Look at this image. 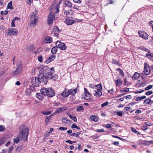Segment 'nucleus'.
<instances>
[{
	"mask_svg": "<svg viewBox=\"0 0 153 153\" xmlns=\"http://www.w3.org/2000/svg\"><path fill=\"white\" fill-rule=\"evenodd\" d=\"M29 129L28 127L25 125H22L19 128V132L20 133L19 138L20 139H22L24 141L27 140V137L28 134Z\"/></svg>",
	"mask_w": 153,
	"mask_h": 153,
	"instance_id": "nucleus-1",
	"label": "nucleus"
},
{
	"mask_svg": "<svg viewBox=\"0 0 153 153\" xmlns=\"http://www.w3.org/2000/svg\"><path fill=\"white\" fill-rule=\"evenodd\" d=\"M40 92L44 96H47L49 97H52L55 95V93L54 90L51 88H42Z\"/></svg>",
	"mask_w": 153,
	"mask_h": 153,
	"instance_id": "nucleus-2",
	"label": "nucleus"
},
{
	"mask_svg": "<svg viewBox=\"0 0 153 153\" xmlns=\"http://www.w3.org/2000/svg\"><path fill=\"white\" fill-rule=\"evenodd\" d=\"M16 66V70L13 73V76H18L22 72L23 65L22 62L20 61L17 64Z\"/></svg>",
	"mask_w": 153,
	"mask_h": 153,
	"instance_id": "nucleus-3",
	"label": "nucleus"
},
{
	"mask_svg": "<svg viewBox=\"0 0 153 153\" xmlns=\"http://www.w3.org/2000/svg\"><path fill=\"white\" fill-rule=\"evenodd\" d=\"M49 70V72L45 73V76L48 81L49 79H53V74L55 73L54 68L53 67L50 68Z\"/></svg>",
	"mask_w": 153,
	"mask_h": 153,
	"instance_id": "nucleus-4",
	"label": "nucleus"
},
{
	"mask_svg": "<svg viewBox=\"0 0 153 153\" xmlns=\"http://www.w3.org/2000/svg\"><path fill=\"white\" fill-rule=\"evenodd\" d=\"M69 96L68 90L65 88L63 91L60 94H58L57 96V98L64 100V97H66Z\"/></svg>",
	"mask_w": 153,
	"mask_h": 153,
	"instance_id": "nucleus-5",
	"label": "nucleus"
},
{
	"mask_svg": "<svg viewBox=\"0 0 153 153\" xmlns=\"http://www.w3.org/2000/svg\"><path fill=\"white\" fill-rule=\"evenodd\" d=\"M55 16L53 14V13L51 12L48 16V24L49 25H51L53 23L55 19Z\"/></svg>",
	"mask_w": 153,
	"mask_h": 153,
	"instance_id": "nucleus-6",
	"label": "nucleus"
},
{
	"mask_svg": "<svg viewBox=\"0 0 153 153\" xmlns=\"http://www.w3.org/2000/svg\"><path fill=\"white\" fill-rule=\"evenodd\" d=\"M56 45L58 48L61 50H65L67 48L66 46L64 43H62L60 41H58L56 43Z\"/></svg>",
	"mask_w": 153,
	"mask_h": 153,
	"instance_id": "nucleus-7",
	"label": "nucleus"
},
{
	"mask_svg": "<svg viewBox=\"0 0 153 153\" xmlns=\"http://www.w3.org/2000/svg\"><path fill=\"white\" fill-rule=\"evenodd\" d=\"M38 78L39 79V82L42 83V84L45 85L47 83L48 81L45 75H43V76H39V77Z\"/></svg>",
	"mask_w": 153,
	"mask_h": 153,
	"instance_id": "nucleus-8",
	"label": "nucleus"
},
{
	"mask_svg": "<svg viewBox=\"0 0 153 153\" xmlns=\"http://www.w3.org/2000/svg\"><path fill=\"white\" fill-rule=\"evenodd\" d=\"M150 73V68L149 66L146 62H145L144 66V74L146 75H148Z\"/></svg>",
	"mask_w": 153,
	"mask_h": 153,
	"instance_id": "nucleus-9",
	"label": "nucleus"
},
{
	"mask_svg": "<svg viewBox=\"0 0 153 153\" xmlns=\"http://www.w3.org/2000/svg\"><path fill=\"white\" fill-rule=\"evenodd\" d=\"M39 79L36 77H33L31 79V85L35 87H37L39 85Z\"/></svg>",
	"mask_w": 153,
	"mask_h": 153,
	"instance_id": "nucleus-10",
	"label": "nucleus"
},
{
	"mask_svg": "<svg viewBox=\"0 0 153 153\" xmlns=\"http://www.w3.org/2000/svg\"><path fill=\"white\" fill-rule=\"evenodd\" d=\"M94 91L95 93L94 94V95L97 97H99L102 95V93L99 89H97Z\"/></svg>",
	"mask_w": 153,
	"mask_h": 153,
	"instance_id": "nucleus-11",
	"label": "nucleus"
},
{
	"mask_svg": "<svg viewBox=\"0 0 153 153\" xmlns=\"http://www.w3.org/2000/svg\"><path fill=\"white\" fill-rule=\"evenodd\" d=\"M56 55L54 54L50 56L46 60L45 62L48 64L50 62L53 60L55 59Z\"/></svg>",
	"mask_w": 153,
	"mask_h": 153,
	"instance_id": "nucleus-12",
	"label": "nucleus"
},
{
	"mask_svg": "<svg viewBox=\"0 0 153 153\" xmlns=\"http://www.w3.org/2000/svg\"><path fill=\"white\" fill-rule=\"evenodd\" d=\"M65 22L68 25H71L74 23V21L73 19L68 17L66 19Z\"/></svg>",
	"mask_w": 153,
	"mask_h": 153,
	"instance_id": "nucleus-13",
	"label": "nucleus"
},
{
	"mask_svg": "<svg viewBox=\"0 0 153 153\" xmlns=\"http://www.w3.org/2000/svg\"><path fill=\"white\" fill-rule=\"evenodd\" d=\"M37 20V19L36 17L33 18V19H31L30 22L29 24V26H33L35 25L36 24Z\"/></svg>",
	"mask_w": 153,
	"mask_h": 153,
	"instance_id": "nucleus-14",
	"label": "nucleus"
},
{
	"mask_svg": "<svg viewBox=\"0 0 153 153\" xmlns=\"http://www.w3.org/2000/svg\"><path fill=\"white\" fill-rule=\"evenodd\" d=\"M37 20V19L36 17L33 18V19H31L30 22L29 24V26H33L35 25L36 24Z\"/></svg>",
	"mask_w": 153,
	"mask_h": 153,
	"instance_id": "nucleus-15",
	"label": "nucleus"
},
{
	"mask_svg": "<svg viewBox=\"0 0 153 153\" xmlns=\"http://www.w3.org/2000/svg\"><path fill=\"white\" fill-rule=\"evenodd\" d=\"M149 50L144 48V51H148V52L146 54V56L149 59L152 57V56H153V54L151 53Z\"/></svg>",
	"mask_w": 153,
	"mask_h": 153,
	"instance_id": "nucleus-16",
	"label": "nucleus"
},
{
	"mask_svg": "<svg viewBox=\"0 0 153 153\" xmlns=\"http://www.w3.org/2000/svg\"><path fill=\"white\" fill-rule=\"evenodd\" d=\"M50 68H49L48 66H45L41 69L40 71L42 72H43V74L44 73H45L46 72H49V70H50Z\"/></svg>",
	"mask_w": 153,
	"mask_h": 153,
	"instance_id": "nucleus-17",
	"label": "nucleus"
},
{
	"mask_svg": "<svg viewBox=\"0 0 153 153\" xmlns=\"http://www.w3.org/2000/svg\"><path fill=\"white\" fill-rule=\"evenodd\" d=\"M76 92V88H75L73 89H70L68 90V92L69 94V95L71 94L72 95H74Z\"/></svg>",
	"mask_w": 153,
	"mask_h": 153,
	"instance_id": "nucleus-18",
	"label": "nucleus"
},
{
	"mask_svg": "<svg viewBox=\"0 0 153 153\" xmlns=\"http://www.w3.org/2000/svg\"><path fill=\"white\" fill-rule=\"evenodd\" d=\"M63 4L65 6H68L69 7H71L72 6V4L69 1H64Z\"/></svg>",
	"mask_w": 153,
	"mask_h": 153,
	"instance_id": "nucleus-19",
	"label": "nucleus"
},
{
	"mask_svg": "<svg viewBox=\"0 0 153 153\" xmlns=\"http://www.w3.org/2000/svg\"><path fill=\"white\" fill-rule=\"evenodd\" d=\"M140 76V74L137 72H136L132 76V79L133 80L137 79Z\"/></svg>",
	"mask_w": 153,
	"mask_h": 153,
	"instance_id": "nucleus-20",
	"label": "nucleus"
},
{
	"mask_svg": "<svg viewBox=\"0 0 153 153\" xmlns=\"http://www.w3.org/2000/svg\"><path fill=\"white\" fill-rule=\"evenodd\" d=\"M46 42L47 43H51L52 42V38L50 36H48L46 37L45 39Z\"/></svg>",
	"mask_w": 153,
	"mask_h": 153,
	"instance_id": "nucleus-21",
	"label": "nucleus"
},
{
	"mask_svg": "<svg viewBox=\"0 0 153 153\" xmlns=\"http://www.w3.org/2000/svg\"><path fill=\"white\" fill-rule=\"evenodd\" d=\"M85 97H84L85 100H88L91 98V94L89 92H87L85 94Z\"/></svg>",
	"mask_w": 153,
	"mask_h": 153,
	"instance_id": "nucleus-22",
	"label": "nucleus"
},
{
	"mask_svg": "<svg viewBox=\"0 0 153 153\" xmlns=\"http://www.w3.org/2000/svg\"><path fill=\"white\" fill-rule=\"evenodd\" d=\"M58 48L57 46L53 47L51 50V52L53 54L55 53L57 51Z\"/></svg>",
	"mask_w": 153,
	"mask_h": 153,
	"instance_id": "nucleus-23",
	"label": "nucleus"
},
{
	"mask_svg": "<svg viewBox=\"0 0 153 153\" xmlns=\"http://www.w3.org/2000/svg\"><path fill=\"white\" fill-rule=\"evenodd\" d=\"M116 85L117 86H121L122 85V82L121 80H115Z\"/></svg>",
	"mask_w": 153,
	"mask_h": 153,
	"instance_id": "nucleus-24",
	"label": "nucleus"
},
{
	"mask_svg": "<svg viewBox=\"0 0 153 153\" xmlns=\"http://www.w3.org/2000/svg\"><path fill=\"white\" fill-rule=\"evenodd\" d=\"M53 116V114H51V115H50L46 117V119L45 120V123L46 125H47L49 122L50 119H51V117Z\"/></svg>",
	"mask_w": 153,
	"mask_h": 153,
	"instance_id": "nucleus-25",
	"label": "nucleus"
},
{
	"mask_svg": "<svg viewBox=\"0 0 153 153\" xmlns=\"http://www.w3.org/2000/svg\"><path fill=\"white\" fill-rule=\"evenodd\" d=\"M13 2L12 1H10L9 3L8 4L7 8V9H10L11 10L13 9V7H12Z\"/></svg>",
	"mask_w": 153,
	"mask_h": 153,
	"instance_id": "nucleus-26",
	"label": "nucleus"
},
{
	"mask_svg": "<svg viewBox=\"0 0 153 153\" xmlns=\"http://www.w3.org/2000/svg\"><path fill=\"white\" fill-rule=\"evenodd\" d=\"M151 144H153V141H148L144 140V145H148Z\"/></svg>",
	"mask_w": 153,
	"mask_h": 153,
	"instance_id": "nucleus-27",
	"label": "nucleus"
},
{
	"mask_svg": "<svg viewBox=\"0 0 153 153\" xmlns=\"http://www.w3.org/2000/svg\"><path fill=\"white\" fill-rule=\"evenodd\" d=\"M43 95L42 93H37L36 94V97H37L39 100H41L42 99L43 97L42 95Z\"/></svg>",
	"mask_w": 153,
	"mask_h": 153,
	"instance_id": "nucleus-28",
	"label": "nucleus"
},
{
	"mask_svg": "<svg viewBox=\"0 0 153 153\" xmlns=\"http://www.w3.org/2000/svg\"><path fill=\"white\" fill-rule=\"evenodd\" d=\"M67 115L71 119L73 120L74 122H76L77 121V119L75 117L72 116L71 114H67Z\"/></svg>",
	"mask_w": 153,
	"mask_h": 153,
	"instance_id": "nucleus-29",
	"label": "nucleus"
},
{
	"mask_svg": "<svg viewBox=\"0 0 153 153\" xmlns=\"http://www.w3.org/2000/svg\"><path fill=\"white\" fill-rule=\"evenodd\" d=\"M90 119L93 121L96 122L97 121V118L96 116L94 115H92L90 116Z\"/></svg>",
	"mask_w": 153,
	"mask_h": 153,
	"instance_id": "nucleus-30",
	"label": "nucleus"
},
{
	"mask_svg": "<svg viewBox=\"0 0 153 153\" xmlns=\"http://www.w3.org/2000/svg\"><path fill=\"white\" fill-rule=\"evenodd\" d=\"M123 112L122 111H119L118 112L115 111L114 112V114H117V115L120 117H121L123 116Z\"/></svg>",
	"mask_w": 153,
	"mask_h": 153,
	"instance_id": "nucleus-31",
	"label": "nucleus"
},
{
	"mask_svg": "<svg viewBox=\"0 0 153 153\" xmlns=\"http://www.w3.org/2000/svg\"><path fill=\"white\" fill-rule=\"evenodd\" d=\"M151 101L152 102H153V101H151V98H149L144 100V103L149 104Z\"/></svg>",
	"mask_w": 153,
	"mask_h": 153,
	"instance_id": "nucleus-32",
	"label": "nucleus"
},
{
	"mask_svg": "<svg viewBox=\"0 0 153 153\" xmlns=\"http://www.w3.org/2000/svg\"><path fill=\"white\" fill-rule=\"evenodd\" d=\"M62 123L65 124L68 121H70V120L65 117H63L62 119Z\"/></svg>",
	"mask_w": 153,
	"mask_h": 153,
	"instance_id": "nucleus-33",
	"label": "nucleus"
},
{
	"mask_svg": "<svg viewBox=\"0 0 153 153\" xmlns=\"http://www.w3.org/2000/svg\"><path fill=\"white\" fill-rule=\"evenodd\" d=\"M59 30L58 27L57 26H54L53 27V32H59Z\"/></svg>",
	"mask_w": 153,
	"mask_h": 153,
	"instance_id": "nucleus-34",
	"label": "nucleus"
},
{
	"mask_svg": "<svg viewBox=\"0 0 153 153\" xmlns=\"http://www.w3.org/2000/svg\"><path fill=\"white\" fill-rule=\"evenodd\" d=\"M117 71H119V74L120 75H122L123 76H124V74L123 71L120 68H118L117 69Z\"/></svg>",
	"mask_w": 153,
	"mask_h": 153,
	"instance_id": "nucleus-35",
	"label": "nucleus"
},
{
	"mask_svg": "<svg viewBox=\"0 0 153 153\" xmlns=\"http://www.w3.org/2000/svg\"><path fill=\"white\" fill-rule=\"evenodd\" d=\"M84 109V108L82 106H78L76 109V110L77 111H80L83 110Z\"/></svg>",
	"mask_w": 153,
	"mask_h": 153,
	"instance_id": "nucleus-36",
	"label": "nucleus"
},
{
	"mask_svg": "<svg viewBox=\"0 0 153 153\" xmlns=\"http://www.w3.org/2000/svg\"><path fill=\"white\" fill-rule=\"evenodd\" d=\"M19 138V137H17L16 138H15L13 139V141L14 143H18L20 140Z\"/></svg>",
	"mask_w": 153,
	"mask_h": 153,
	"instance_id": "nucleus-37",
	"label": "nucleus"
},
{
	"mask_svg": "<svg viewBox=\"0 0 153 153\" xmlns=\"http://www.w3.org/2000/svg\"><path fill=\"white\" fill-rule=\"evenodd\" d=\"M112 136L113 137H114V138H118V139H119L123 141H125L126 140L125 139H123V138H122L121 137H119L117 136H115V135H112Z\"/></svg>",
	"mask_w": 153,
	"mask_h": 153,
	"instance_id": "nucleus-38",
	"label": "nucleus"
},
{
	"mask_svg": "<svg viewBox=\"0 0 153 153\" xmlns=\"http://www.w3.org/2000/svg\"><path fill=\"white\" fill-rule=\"evenodd\" d=\"M71 127V128H75L79 130L80 129V127L76 126L75 124H72Z\"/></svg>",
	"mask_w": 153,
	"mask_h": 153,
	"instance_id": "nucleus-39",
	"label": "nucleus"
},
{
	"mask_svg": "<svg viewBox=\"0 0 153 153\" xmlns=\"http://www.w3.org/2000/svg\"><path fill=\"white\" fill-rule=\"evenodd\" d=\"M13 28H9L8 29L7 33L9 35H12V32Z\"/></svg>",
	"mask_w": 153,
	"mask_h": 153,
	"instance_id": "nucleus-40",
	"label": "nucleus"
},
{
	"mask_svg": "<svg viewBox=\"0 0 153 153\" xmlns=\"http://www.w3.org/2000/svg\"><path fill=\"white\" fill-rule=\"evenodd\" d=\"M52 112L51 111H47L46 112H42V113L43 114L45 115H48L51 114Z\"/></svg>",
	"mask_w": 153,
	"mask_h": 153,
	"instance_id": "nucleus-41",
	"label": "nucleus"
},
{
	"mask_svg": "<svg viewBox=\"0 0 153 153\" xmlns=\"http://www.w3.org/2000/svg\"><path fill=\"white\" fill-rule=\"evenodd\" d=\"M31 93V91L30 89L27 88L25 91V94L26 95H30Z\"/></svg>",
	"mask_w": 153,
	"mask_h": 153,
	"instance_id": "nucleus-42",
	"label": "nucleus"
},
{
	"mask_svg": "<svg viewBox=\"0 0 153 153\" xmlns=\"http://www.w3.org/2000/svg\"><path fill=\"white\" fill-rule=\"evenodd\" d=\"M138 34H139V36L140 37L142 38H143V31L140 30L139 31Z\"/></svg>",
	"mask_w": 153,
	"mask_h": 153,
	"instance_id": "nucleus-43",
	"label": "nucleus"
},
{
	"mask_svg": "<svg viewBox=\"0 0 153 153\" xmlns=\"http://www.w3.org/2000/svg\"><path fill=\"white\" fill-rule=\"evenodd\" d=\"M95 86L97 88V89H99L101 91L102 90V86L101 84L96 85Z\"/></svg>",
	"mask_w": 153,
	"mask_h": 153,
	"instance_id": "nucleus-44",
	"label": "nucleus"
},
{
	"mask_svg": "<svg viewBox=\"0 0 153 153\" xmlns=\"http://www.w3.org/2000/svg\"><path fill=\"white\" fill-rule=\"evenodd\" d=\"M131 131L134 132L135 133H137V134H140V133L138 131H137L136 130L133 128V127H132L131 128Z\"/></svg>",
	"mask_w": 153,
	"mask_h": 153,
	"instance_id": "nucleus-45",
	"label": "nucleus"
},
{
	"mask_svg": "<svg viewBox=\"0 0 153 153\" xmlns=\"http://www.w3.org/2000/svg\"><path fill=\"white\" fill-rule=\"evenodd\" d=\"M153 86L152 85H150L148 86L147 87H146L145 88V89L146 90H149L151 89L152 87Z\"/></svg>",
	"mask_w": 153,
	"mask_h": 153,
	"instance_id": "nucleus-46",
	"label": "nucleus"
},
{
	"mask_svg": "<svg viewBox=\"0 0 153 153\" xmlns=\"http://www.w3.org/2000/svg\"><path fill=\"white\" fill-rule=\"evenodd\" d=\"M36 17V15L33 12L32 13H31V16L30 17V19H33V18Z\"/></svg>",
	"mask_w": 153,
	"mask_h": 153,
	"instance_id": "nucleus-47",
	"label": "nucleus"
},
{
	"mask_svg": "<svg viewBox=\"0 0 153 153\" xmlns=\"http://www.w3.org/2000/svg\"><path fill=\"white\" fill-rule=\"evenodd\" d=\"M108 103H109L108 102H105L101 104V107L102 108L104 107L105 106L107 105Z\"/></svg>",
	"mask_w": 153,
	"mask_h": 153,
	"instance_id": "nucleus-48",
	"label": "nucleus"
},
{
	"mask_svg": "<svg viewBox=\"0 0 153 153\" xmlns=\"http://www.w3.org/2000/svg\"><path fill=\"white\" fill-rule=\"evenodd\" d=\"M70 135L72 136L75 137L76 138L78 137V134H77L75 133H72L70 134Z\"/></svg>",
	"mask_w": 153,
	"mask_h": 153,
	"instance_id": "nucleus-49",
	"label": "nucleus"
},
{
	"mask_svg": "<svg viewBox=\"0 0 153 153\" xmlns=\"http://www.w3.org/2000/svg\"><path fill=\"white\" fill-rule=\"evenodd\" d=\"M143 99V96H142L141 97H137L136 98V101H138V100L140 101Z\"/></svg>",
	"mask_w": 153,
	"mask_h": 153,
	"instance_id": "nucleus-50",
	"label": "nucleus"
},
{
	"mask_svg": "<svg viewBox=\"0 0 153 153\" xmlns=\"http://www.w3.org/2000/svg\"><path fill=\"white\" fill-rule=\"evenodd\" d=\"M66 143H69L70 144H71L74 143H75L76 142V141H72L70 140H68L65 141Z\"/></svg>",
	"mask_w": 153,
	"mask_h": 153,
	"instance_id": "nucleus-51",
	"label": "nucleus"
},
{
	"mask_svg": "<svg viewBox=\"0 0 153 153\" xmlns=\"http://www.w3.org/2000/svg\"><path fill=\"white\" fill-rule=\"evenodd\" d=\"M65 15L68 16L70 14V12L68 10H65L64 12Z\"/></svg>",
	"mask_w": 153,
	"mask_h": 153,
	"instance_id": "nucleus-52",
	"label": "nucleus"
},
{
	"mask_svg": "<svg viewBox=\"0 0 153 153\" xmlns=\"http://www.w3.org/2000/svg\"><path fill=\"white\" fill-rule=\"evenodd\" d=\"M5 128L4 126L0 125V131H2L5 130Z\"/></svg>",
	"mask_w": 153,
	"mask_h": 153,
	"instance_id": "nucleus-53",
	"label": "nucleus"
},
{
	"mask_svg": "<svg viewBox=\"0 0 153 153\" xmlns=\"http://www.w3.org/2000/svg\"><path fill=\"white\" fill-rule=\"evenodd\" d=\"M28 48H28V49L30 51H33L34 50V47L33 45H30V46L28 47Z\"/></svg>",
	"mask_w": 153,
	"mask_h": 153,
	"instance_id": "nucleus-54",
	"label": "nucleus"
},
{
	"mask_svg": "<svg viewBox=\"0 0 153 153\" xmlns=\"http://www.w3.org/2000/svg\"><path fill=\"white\" fill-rule=\"evenodd\" d=\"M149 35L147 33L144 32V39H148Z\"/></svg>",
	"mask_w": 153,
	"mask_h": 153,
	"instance_id": "nucleus-55",
	"label": "nucleus"
},
{
	"mask_svg": "<svg viewBox=\"0 0 153 153\" xmlns=\"http://www.w3.org/2000/svg\"><path fill=\"white\" fill-rule=\"evenodd\" d=\"M153 93V92L152 91H149L147 92H146L145 93V94L147 95H149L152 94Z\"/></svg>",
	"mask_w": 153,
	"mask_h": 153,
	"instance_id": "nucleus-56",
	"label": "nucleus"
},
{
	"mask_svg": "<svg viewBox=\"0 0 153 153\" xmlns=\"http://www.w3.org/2000/svg\"><path fill=\"white\" fill-rule=\"evenodd\" d=\"M60 108V109L61 112L64 111L67 109V108L66 107H62L61 108Z\"/></svg>",
	"mask_w": 153,
	"mask_h": 153,
	"instance_id": "nucleus-57",
	"label": "nucleus"
},
{
	"mask_svg": "<svg viewBox=\"0 0 153 153\" xmlns=\"http://www.w3.org/2000/svg\"><path fill=\"white\" fill-rule=\"evenodd\" d=\"M59 129L61 131H65L67 129V128L66 127H60L59 128Z\"/></svg>",
	"mask_w": 153,
	"mask_h": 153,
	"instance_id": "nucleus-58",
	"label": "nucleus"
},
{
	"mask_svg": "<svg viewBox=\"0 0 153 153\" xmlns=\"http://www.w3.org/2000/svg\"><path fill=\"white\" fill-rule=\"evenodd\" d=\"M129 91V88H126L125 89L122 90L120 91L121 92H128Z\"/></svg>",
	"mask_w": 153,
	"mask_h": 153,
	"instance_id": "nucleus-59",
	"label": "nucleus"
},
{
	"mask_svg": "<svg viewBox=\"0 0 153 153\" xmlns=\"http://www.w3.org/2000/svg\"><path fill=\"white\" fill-rule=\"evenodd\" d=\"M61 110H60V109L59 108H58L57 109H56V110L55 111V112L56 113H59L61 112Z\"/></svg>",
	"mask_w": 153,
	"mask_h": 153,
	"instance_id": "nucleus-60",
	"label": "nucleus"
},
{
	"mask_svg": "<svg viewBox=\"0 0 153 153\" xmlns=\"http://www.w3.org/2000/svg\"><path fill=\"white\" fill-rule=\"evenodd\" d=\"M15 29L13 28V32H12V35L13 34H17L18 33V31L16 30H15Z\"/></svg>",
	"mask_w": 153,
	"mask_h": 153,
	"instance_id": "nucleus-61",
	"label": "nucleus"
},
{
	"mask_svg": "<svg viewBox=\"0 0 153 153\" xmlns=\"http://www.w3.org/2000/svg\"><path fill=\"white\" fill-rule=\"evenodd\" d=\"M42 57L41 55L39 56L38 57V60L40 62H42Z\"/></svg>",
	"mask_w": 153,
	"mask_h": 153,
	"instance_id": "nucleus-62",
	"label": "nucleus"
},
{
	"mask_svg": "<svg viewBox=\"0 0 153 153\" xmlns=\"http://www.w3.org/2000/svg\"><path fill=\"white\" fill-rule=\"evenodd\" d=\"M149 25L152 27V30L153 31V21H151L149 22Z\"/></svg>",
	"mask_w": 153,
	"mask_h": 153,
	"instance_id": "nucleus-63",
	"label": "nucleus"
},
{
	"mask_svg": "<svg viewBox=\"0 0 153 153\" xmlns=\"http://www.w3.org/2000/svg\"><path fill=\"white\" fill-rule=\"evenodd\" d=\"M13 146H11L9 148L8 152L9 153H10L13 149Z\"/></svg>",
	"mask_w": 153,
	"mask_h": 153,
	"instance_id": "nucleus-64",
	"label": "nucleus"
}]
</instances>
